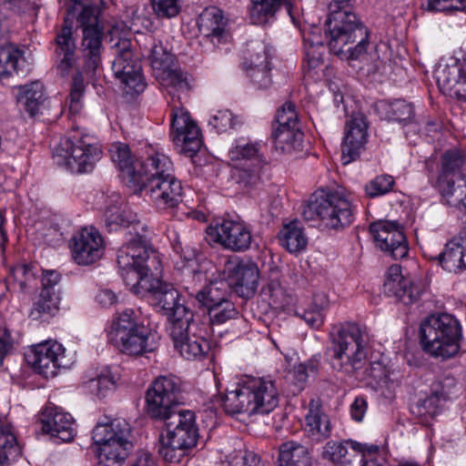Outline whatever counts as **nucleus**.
I'll return each instance as SVG.
<instances>
[{"instance_id": "1a4fd4ad", "label": "nucleus", "mask_w": 466, "mask_h": 466, "mask_svg": "<svg viewBox=\"0 0 466 466\" xmlns=\"http://www.w3.org/2000/svg\"><path fill=\"white\" fill-rule=\"evenodd\" d=\"M92 439L100 466H122L134 449L131 427L122 419L97 422Z\"/></svg>"}, {"instance_id": "6e6552de", "label": "nucleus", "mask_w": 466, "mask_h": 466, "mask_svg": "<svg viewBox=\"0 0 466 466\" xmlns=\"http://www.w3.org/2000/svg\"><path fill=\"white\" fill-rule=\"evenodd\" d=\"M161 421L165 429L159 436L157 451L166 461L179 462L199 437L195 413L182 409Z\"/></svg>"}, {"instance_id": "c85d7f7f", "label": "nucleus", "mask_w": 466, "mask_h": 466, "mask_svg": "<svg viewBox=\"0 0 466 466\" xmlns=\"http://www.w3.org/2000/svg\"><path fill=\"white\" fill-rule=\"evenodd\" d=\"M105 225L109 231L117 230L120 228H127L133 226L136 228L137 238L128 242L121 248L128 246L133 242H139L140 238L145 239L144 245L147 247V238L145 236L137 232V228L140 226L142 230H146L145 225H140L137 215L132 212L127 206H107L104 212Z\"/></svg>"}, {"instance_id": "5fc2aeb1", "label": "nucleus", "mask_w": 466, "mask_h": 466, "mask_svg": "<svg viewBox=\"0 0 466 466\" xmlns=\"http://www.w3.org/2000/svg\"><path fill=\"white\" fill-rule=\"evenodd\" d=\"M421 6L430 12L466 11V0H422Z\"/></svg>"}, {"instance_id": "c03bdc74", "label": "nucleus", "mask_w": 466, "mask_h": 466, "mask_svg": "<svg viewBox=\"0 0 466 466\" xmlns=\"http://www.w3.org/2000/svg\"><path fill=\"white\" fill-rule=\"evenodd\" d=\"M351 204V193L340 186L335 187H321L316 190L308 200L307 204Z\"/></svg>"}, {"instance_id": "cd10ccee", "label": "nucleus", "mask_w": 466, "mask_h": 466, "mask_svg": "<svg viewBox=\"0 0 466 466\" xmlns=\"http://www.w3.org/2000/svg\"><path fill=\"white\" fill-rule=\"evenodd\" d=\"M226 25L227 19L222 10L216 6L205 8L198 19V31L203 40L210 42L214 46L226 39Z\"/></svg>"}, {"instance_id": "69168bd1", "label": "nucleus", "mask_w": 466, "mask_h": 466, "mask_svg": "<svg viewBox=\"0 0 466 466\" xmlns=\"http://www.w3.org/2000/svg\"><path fill=\"white\" fill-rule=\"evenodd\" d=\"M347 452L348 450L343 444L329 441L324 447L322 458L337 464L339 461L343 460V457L346 456Z\"/></svg>"}, {"instance_id": "bf43d9fd", "label": "nucleus", "mask_w": 466, "mask_h": 466, "mask_svg": "<svg viewBox=\"0 0 466 466\" xmlns=\"http://www.w3.org/2000/svg\"><path fill=\"white\" fill-rule=\"evenodd\" d=\"M262 166H252L251 168H237L234 172V178L237 183L244 187H252L260 180V170Z\"/></svg>"}, {"instance_id": "f03ea898", "label": "nucleus", "mask_w": 466, "mask_h": 466, "mask_svg": "<svg viewBox=\"0 0 466 466\" xmlns=\"http://www.w3.org/2000/svg\"><path fill=\"white\" fill-rule=\"evenodd\" d=\"M75 5L83 6L77 21L83 29L82 55L84 66L82 71L77 70L72 79L69 94V109L77 114L82 108V99L85 93L83 72L86 75H95L101 64L102 40L104 28L99 23L98 9L88 5L90 0H70Z\"/></svg>"}, {"instance_id": "4468645a", "label": "nucleus", "mask_w": 466, "mask_h": 466, "mask_svg": "<svg viewBox=\"0 0 466 466\" xmlns=\"http://www.w3.org/2000/svg\"><path fill=\"white\" fill-rule=\"evenodd\" d=\"M276 123L278 126L273 127L271 133L276 150L285 154L298 150L303 134L299 129L295 105L290 102L285 103L277 113Z\"/></svg>"}, {"instance_id": "39448f33", "label": "nucleus", "mask_w": 466, "mask_h": 466, "mask_svg": "<svg viewBox=\"0 0 466 466\" xmlns=\"http://www.w3.org/2000/svg\"><path fill=\"white\" fill-rule=\"evenodd\" d=\"M144 167L143 178L137 183L134 194L144 198L145 201H164L166 204H179L183 201V188L180 181L173 175V166L169 157L164 154L156 153L147 158Z\"/></svg>"}, {"instance_id": "393cba45", "label": "nucleus", "mask_w": 466, "mask_h": 466, "mask_svg": "<svg viewBox=\"0 0 466 466\" xmlns=\"http://www.w3.org/2000/svg\"><path fill=\"white\" fill-rule=\"evenodd\" d=\"M367 128L366 116L361 113L352 115L347 123L346 135L342 144V159L345 165L359 157L360 149L367 143Z\"/></svg>"}, {"instance_id": "864d4df0", "label": "nucleus", "mask_w": 466, "mask_h": 466, "mask_svg": "<svg viewBox=\"0 0 466 466\" xmlns=\"http://www.w3.org/2000/svg\"><path fill=\"white\" fill-rule=\"evenodd\" d=\"M260 294L272 307H282L288 302L284 290L278 280H270L265 284Z\"/></svg>"}, {"instance_id": "dca6fc26", "label": "nucleus", "mask_w": 466, "mask_h": 466, "mask_svg": "<svg viewBox=\"0 0 466 466\" xmlns=\"http://www.w3.org/2000/svg\"><path fill=\"white\" fill-rule=\"evenodd\" d=\"M440 90L450 96L466 102V57L462 60L449 58L435 70Z\"/></svg>"}, {"instance_id": "72a5a7b5", "label": "nucleus", "mask_w": 466, "mask_h": 466, "mask_svg": "<svg viewBox=\"0 0 466 466\" xmlns=\"http://www.w3.org/2000/svg\"><path fill=\"white\" fill-rule=\"evenodd\" d=\"M280 245L289 253L298 254L308 245V238L300 223L295 219L284 224L279 233Z\"/></svg>"}, {"instance_id": "f3484780", "label": "nucleus", "mask_w": 466, "mask_h": 466, "mask_svg": "<svg viewBox=\"0 0 466 466\" xmlns=\"http://www.w3.org/2000/svg\"><path fill=\"white\" fill-rule=\"evenodd\" d=\"M71 254L80 266H88L99 260L104 252L103 238L95 228H82L72 238Z\"/></svg>"}, {"instance_id": "5701e85b", "label": "nucleus", "mask_w": 466, "mask_h": 466, "mask_svg": "<svg viewBox=\"0 0 466 466\" xmlns=\"http://www.w3.org/2000/svg\"><path fill=\"white\" fill-rule=\"evenodd\" d=\"M383 291L387 296L394 297L405 305H410L420 299L423 289L412 279L402 276L400 266L394 264L387 270Z\"/></svg>"}, {"instance_id": "0e129e2a", "label": "nucleus", "mask_w": 466, "mask_h": 466, "mask_svg": "<svg viewBox=\"0 0 466 466\" xmlns=\"http://www.w3.org/2000/svg\"><path fill=\"white\" fill-rule=\"evenodd\" d=\"M184 275L185 289L196 297V293L198 291L197 288L201 287L207 280L206 273L198 268H188Z\"/></svg>"}, {"instance_id": "7c9ffc66", "label": "nucleus", "mask_w": 466, "mask_h": 466, "mask_svg": "<svg viewBox=\"0 0 466 466\" xmlns=\"http://www.w3.org/2000/svg\"><path fill=\"white\" fill-rule=\"evenodd\" d=\"M29 71V64L24 51L7 41L0 44V80L8 78L14 73L19 75Z\"/></svg>"}, {"instance_id": "e2e57ef3", "label": "nucleus", "mask_w": 466, "mask_h": 466, "mask_svg": "<svg viewBox=\"0 0 466 466\" xmlns=\"http://www.w3.org/2000/svg\"><path fill=\"white\" fill-rule=\"evenodd\" d=\"M270 66L266 64L260 67L246 68L248 77L258 88L267 89L271 85Z\"/></svg>"}, {"instance_id": "7ed1b4c3", "label": "nucleus", "mask_w": 466, "mask_h": 466, "mask_svg": "<svg viewBox=\"0 0 466 466\" xmlns=\"http://www.w3.org/2000/svg\"><path fill=\"white\" fill-rule=\"evenodd\" d=\"M325 35L330 52L343 60H357L370 45L369 32L356 14L342 6L328 5Z\"/></svg>"}, {"instance_id": "8fccbe9b", "label": "nucleus", "mask_w": 466, "mask_h": 466, "mask_svg": "<svg viewBox=\"0 0 466 466\" xmlns=\"http://www.w3.org/2000/svg\"><path fill=\"white\" fill-rule=\"evenodd\" d=\"M149 58L151 66L157 73L168 69L174 62L173 55L167 47L163 46L161 41H156L155 39L150 47Z\"/></svg>"}, {"instance_id": "a878e982", "label": "nucleus", "mask_w": 466, "mask_h": 466, "mask_svg": "<svg viewBox=\"0 0 466 466\" xmlns=\"http://www.w3.org/2000/svg\"><path fill=\"white\" fill-rule=\"evenodd\" d=\"M55 52L57 59V74L66 77L76 63L73 22L68 19H65L63 26L56 34Z\"/></svg>"}, {"instance_id": "e433bc0d", "label": "nucleus", "mask_w": 466, "mask_h": 466, "mask_svg": "<svg viewBox=\"0 0 466 466\" xmlns=\"http://www.w3.org/2000/svg\"><path fill=\"white\" fill-rule=\"evenodd\" d=\"M376 110L382 118L400 123L410 122L414 116L412 104L402 99L380 101L376 105Z\"/></svg>"}, {"instance_id": "412c9836", "label": "nucleus", "mask_w": 466, "mask_h": 466, "mask_svg": "<svg viewBox=\"0 0 466 466\" xmlns=\"http://www.w3.org/2000/svg\"><path fill=\"white\" fill-rule=\"evenodd\" d=\"M301 214L310 226L319 228L338 229L351 223L350 208L339 206H302Z\"/></svg>"}, {"instance_id": "a18cd8bd", "label": "nucleus", "mask_w": 466, "mask_h": 466, "mask_svg": "<svg viewBox=\"0 0 466 466\" xmlns=\"http://www.w3.org/2000/svg\"><path fill=\"white\" fill-rule=\"evenodd\" d=\"M228 156L232 161L250 160L252 166H263L265 160L259 154V145L258 143H245L243 140H238L233 146Z\"/></svg>"}, {"instance_id": "ea45409f", "label": "nucleus", "mask_w": 466, "mask_h": 466, "mask_svg": "<svg viewBox=\"0 0 466 466\" xmlns=\"http://www.w3.org/2000/svg\"><path fill=\"white\" fill-rule=\"evenodd\" d=\"M18 101L24 105L31 116L37 115L45 101L44 86L39 81L21 86L19 87Z\"/></svg>"}, {"instance_id": "aec40b11", "label": "nucleus", "mask_w": 466, "mask_h": 466, "mask_svg": "<svg viewBox=\"0 0 466 466\" xmlns=\"http://www.w3.org/2000/svg\"><path fill=\"white\" fill-rule=\"evenodd\" d=\"M208 234L214 238V241L235 252L248 249L252 239L251 232L245 224L231 219H224L216 227H209Z\"/></svg>"}, {"instance_id": "2f4dec72", "label": "nucleus", "mask_w": 466, "mask_h": 466, "mask_svg": "<svg viewBox=\"0 0 466 466\" xmlns=\"http://www.w3.org/2000/svg\"><path fill=\"white\" fill-rule=\"evenodd\" d=\"M250 19L254 25H265L274 17L281 6H285L287 13L295 24L293 7L290 0H250Z\"/></svg>"}, {"instance_id": "4c0bfd02", "label": "nucleus", "mask_w": 466, "mask_h": 466, "mask_svg": "<svg viewBox=\"0 0 466 466\" xmlns=\"http://www.w3.org/2000/svg\"><path fill=\"white\" fill-rule=\"evenodd\" d=\"M441 266L451 273H459L466 269V250L452 239L445 245L444 250L439 255Z\"/></svg>"}, {"instance_id": "58836bf2", "label": "nucleus", "mask_w": 466, "mask_h": 466, "mask_svg": "<svg viewBox=\"0 0 466 466\" xmlns=\"http://www.w3.org/2000/svg\"><path fill=\"white\" fill-rule=\"evenodd\" d=\"M306 421L310 433L317 436L318 440L327 439L330 436L331 424L329 418L322 411L319 404L313 400L309 402Z\"/></svg>"}, {"instance_id": "3c124183", "label": "nucleus", "mask_w": 466, "mask_h": 466, "mask_svg": "<svg viewBox=\"0 0 466 466\" xmlns=\"http://www.w3.org/2000/svg\"><path fill=\"white\" fill-rule=\"evenodd\" d=\"M208 310L209 323L214 325H222L230 319H235L238 316V310L236 309L231 299L212 307Z\"/></svg>"}, {"instance_id": "bb28decb", "label": "nucleus", "mask_w": 466, "mask_h": 466, "mask_svg": "<svg viewBox=\"0 0 466 466\" xmlns=\"http://www.w3.org/2000/svg\"><path fill=\"white\" fill-rule=\"evenodd\" d=\"M109 154L112 161L124 173L127 186L130 189H136L137 183H141L143 178L144 167L146 160L134 161L131 156L128 145L121 142L113 143L109 148Z\"/></svg>"}, {"instance_id": "6e6d98bb", "label": "nucleus", "mask_w": 466, "mask_h": 466, "mask_svg": "<svg viewBox=\"0 0 466 466\" xmlns=\"http://www.w3.org/2000/svg\"><path fill=\"white\" fill-rule=\"evenodd\" d=\"M456 386L455 379L450 375H443L437 378L431 385V392L443 402L454 393Z\"/></svg>"}, {"instance_id": "9b49d317", "label": "nucleus", "mask_w": 466, "mask_h": 466, "mask_svg": "<svg viewBox=\"0 0 466 466\" xmlns=\"http://www.w3.org/2000/svg\"><path fill=\"white\" fill-rule=\"evenodd\" d=\"M102 154L100 147L87 135H74L62 139L54 151V159L59 166L72 172L87 173Z\"/></svg>"}, {"instance_id": "f257e3e1", "label": "nucleus", "mask_w": 466, "mask_h": 466, "mask_svg": "<svg viewBox=\"0 0 466 466\" xmlns=\"http://www.w3.org/2000/svg\"><path fill=\"white\" fill-rule=\"evenodd\" d=\"M144 242L141 237L139 242L119 248L116 263L123 280L134 293L147 296L156 311L167 318L170 326L192 319L193 311L181 302L173 284L149 276L152 270H159L160 261L157 253L146 248Z\"/></svg>"}, {"instance_id": "4d7b16f0", "label": "nucleus", "mask_w": 466, "mask_h": 466, "mask_svg": "<svg viewBox=\"0 0 466 466\" xmlns=\"http://www.w3.org/2000/svg\"><path fill=\"white\" fill-rule=\"evenodd\" d=\"M155 15L161 19L177 16L181 9L179 0H150Z\"/></svg>"}, {"instance_id": "473e14b6", "label": "nucleus", "mask_w": 466, "mask_h": 466, "mask_svg": "<svg viewBox=\"0 0 466 466\" xmlns=\"http://www.w3.org/2000/svg\"><path fill=\"white\" fill-rule=\"evenodd\" d=\"M114 75L119 80L123 93L132 97L142 93L147 86L138 58L127 65L122 73Z\"/></svg>"}, {"instance_id": "0eeeda50", "label": "nucleus", "mask_w": 466, "mask_h": 466, "mask_svg": "<svg viewBox=\"0 0 466 466\" xmlns=\"http://www.w3.org/2000/svg\"><path fill=\"white\" fill-rule=\"evenodd\" d=\"M461 339V323L451 314H431L420 323V345L432 357L447 360L455 356Z\"/></svg>"}, {"instance_id": "79ce46f5", "label": "nucleus", "mask_w": 466, "mask_h": 466, "mask_svg": "<svg viewBox=\"0 0 466 466\" xmlns=\"http://www.w3.org/2000/svg\"><path fill=\"white\" fill-rule=\"evenodd\" d=\"M59 298L51 288H43L36 300L33 304L30 317L39 319L44 316H54L58 311Z\"/></svg>"}, {"instance_id": "ddd939ff", "label": "nucleus", "mask_w": 466, "mask_h": 466, "mask_svg": "<svg viewBox=\"0 0 466 466\" xmlns=\"http://www.w3.org/2000/svg\"><path fill=\"white\" fill-rule=\"evenodd\" d=\"M170 336L175 348L187 360L201 359L210 350L207 339L208 331L198 328L194 317L192 319L170 326Z\"/></svg>"}, {"instance_id": "4be33fe9", "label": "nucleus", "mask_w": 466, "mask_h": 466, "mask_svg": "<svg viewBox=\"0 0 466 466\" xmlns=\"http://www.w3.org/2000/svg\"><path fill=\"white\" fill-rule=\"evenodd\" d=\"M64 351L61 344L46 341L32 347L25 358L35 371L46 378H53L62 366Z\"/></svg>"}, {"instance_id": "9d476101", "label": "nucleus", "mask_w": 466, "mask_h": 466, "mask_svg": "<svg viewBox=\"0 0 466 466\" xmlns=\"http://www.w3.org/2000/svg\"><path fill=\"white\" fill-rule=\"evenodd\" d=\"M107 337L115 348L128 356H141L157 348L150 328L137 321L133 309H126L113 320Z\"/></svg>"}, {"instance_id": "20e7f679", "label": "nucleus", "mask_w": 466, "mask_h": 466, "mask_svg": "<svg viewBox=\"0 0 466 466\" xmlns=\"http://www.w3.org/2000/svg\"><path fill=\"white\" fill-rule=\"evenodd\" d=\"M279 392L276 381L249 377L241 380L236 390L221 398L224 411L230 415L268 414L279 405Z\"/></svg>"}, {"instance_id": "49530a36", "label": "nucleus", "mask_w": 466, "mask_h": 466, "mask_svg": "<svg viewBox=\"0 0 466 466\" xmlns=\"http://www.w3.org/2000/svg\"><path fill=\"white\" fill-rule=\"evenodd\" d=\"M115 58L112 63V70L114 74H120L124 71L127 65H130L137 57H135L131 41L127 38H118L113 44Z\"/></svg>"}, {"instance_id": "f704fd0d", "label": "nucleus", "mask_w": 466, "mask_h": 466, "mask_svg": "<svg viewBox=\"0 0 466 466\" xmlns=\"http://www.w3.org/2000/svg\"><path fill=\"white\" fill-rule=\"evenodd\" d=\"M279 466H312L308 447L295 441L283 442L279 449Z\"/></svg>"}, {"instance_id": "f8f14e48", "label": "nucleus", "mask_w": 466, "mask_h": 466, "mask_svg": "<svg viewBox=\"0 0 466 466\" xmlns=\"http://www.w3.org/2000/svg\"><path fill=\"white\" fill-rule=\"evenodd\" d=\"M145 411L148 417L162 420L179 411L183 402L182 385L179 378L174 375L158 376L146 391Z\"/></svg>"}, {"instance_id": "338daca9", "label": "nucleus", "mask_w": 466, "mask_h": 466, "mask_svg": "<svg viewBox=\"0 0 466 466\" xmlns=\"http://www.w3.org/2000/svg\"><path fill=\"white\" fill-rule=\"evenodd\" d=\"M33 266L18 265L13 269V276L20 289H25L31 280L35 279Z\"/></svg>"}, {"instance_id": "a19ab883", "label": "nucleus", "mask_w": 466, "mask_h": 466, "mask_svg": "<svg viewBox=\"0 0 466 466\" xmlns=\"http://www.w3.org/2000/svg\"><path fill=\"white\" fill-rule=\"evenodd\" d=\"M21 454V449L13 432L12 425L2 423L0 426V465L7 466Z\"/></svg>"}, {"instance_id": "423d86ee", "label": "nucleus", "mask_w": 466, "mask_h": 466, "mask_svg": "<svg viewBox=\"0 0 466 466\" xmlns=\"http://www.w3.org/2000/svg\"><path fill=\"white\" fill-rule=\"evenodd\" d=\"M330 335L333 367L348 374L365 363L371 343L370 329L365 325L346 322L335 327Z\"/></svg>"}, {"instance_id": "09e8293b", "label": "nucleus", "mask_w": 466, "mask_h": 466, "mask_svg": "<svg viewBox=\"0 0 466 466\" xmlns=\"http://www.w3.org/2000/svg\"><path fill=\"white\" fill-rule=\"evenodd\" d=\"M319 367V361L316 357L294 366L292 371L289 372V376L298 391L304 388L310 375L317 373Z\"/></svg>"}, {"instance_id": "a211bd4d", "label": "nucleus", "mask_w": 466, "mask_h": 466, "mask_svg": "<svg viewBox=\"0 0 466 466\" xmlns=\"http://www.w3.org/2000/svg\"><path fill=\"white\" fill-rule=\"evenodd\" d=\"M228 284L242 298L252 297L258 288L259 271L256 263L235 257L226 264Z\"/></svg>"}, {"instance_id": "6ab92c4d", "label": "nucleus", "mask_w": 466, "mask_h": 466, "mask_svg": "<svg viewBox=\"0 0 466 466\" xmlns=\"http://www.w3.org/2000/svg\"><path fill=\"white\" fill-rule=\"evenodd\" d=\"M170 137L177 146H181L182 150L190 155L201 147L199 128L183 108H172Z\"/></svg>"}, {"instance_id": "de8ad7c7", "label": "nucleus", "mask_w": 466, "mask_h": 466, "mask_svg": "<svg viewBox=\"0 0 466 466\" xmlns=\"http://www.w3.org/2000/svg\"><path fill=\"white\" fill-rule=\"evenodd\" d=\"M118 377L109 370L105 369L95 378L86 382V387L91 393L102 399L106 397L116 389Z\"/></svg>"}, {"instance_id": "052dcab7", "label": "nucleus", "mask_w": 466, "mask_h": 466, "mask_svg": "<svg viewBox=\"0 0 466 466\" xmlns=\"http://www.w3.org/2000/svg\"><path fill=\"white\" fill-rule=\"evenodd\" d=\"M394 185V179L390 175L376 177L366 185L365 190L369 197L374 198L389 192Z\"/></svg>"}, {"instance_id": "b1692460", "label": "nucleus", "mask_w": 466, "mask_h": 466, "mask_svg": "<svg viewBox=\"0 0 466 466\" xmlns=\"http://www.w3.org/2000/svg\"><path fill=\"white\" fill-rule=\"evenodd\" d=\"M42 431L51 437L68 442L76 435L75 420L57 407L47 406L41 416Z\"/></svg>"}, {"instance_id": "680f3d73", "label": "nucleus", "mask_w": 466, "mask_h": 466, "mask_svg": "<svg viewBox=\"0 0 466 466\" xmlns=\"http://www.w3.org/2000/svg\"><path fill=\"white\" fill-rule=\"evenodd\" d=\"M208 125L216 130L217 133L226 132L236 126L233 114L229 110H218L208 120Z\"/></svg>"}, {"instance_id": "c756f323", "label": "nucleus", "mask_w": 466, "mask_h": 466, "mask_svg": "<svg viewBox=\"0 0 466 466\" xmlns=\"http://www.w3.org/2000/svg\"><path fill=\"white\" fill-rule=\"evenodd\" d=\"M360 380H364L372 388H390L396 382V371L388 369L382 362L374 361L361 364L360 367L348 373Z\"/></svg>"}, {"instance_id": "2eb2a0df", "label": "nucleus", "mask_w": 466, "mask_h": 466, "mask_svg": "<svg viewBox=\"0 0 466 466\" xmlns=\"http://www.w3.org/2000/svg\"><path fill=\"white\" fill-rule=\"evenodd\" d=\"M370 232L376 248L393 259H400L408 255L409 247L403 228L396 221H375L370 225Z\"/></svg>"}, {"instance_id": "774afa93", "label": "nucleus", "mask_w": 466, "mask_h": 466, "mask_svg": "<svg viewBox=\"0 0 466 466\" xmlns=\"http://www.w3.org/2000/svg\"><path fill=\"white\" fill-rule=\"evenodd\" d=\"M230 466H264L260 458L253 451L238 452L229 461Z\"/></svg>"}, {"instance_id": "37998d69", "label": "nucleus", "mask_w": 466, "mask_h": 466, "mask_svg": "<svg viewBox=\"0 0 466 466\" xmlns=\"http://www.w3.org/2000/svg\"><path fill=\"white\" fill-rule=\"evenodd\" d=\"M157 76L161 77L165 85L171 88V90H168V93L172 96L173 99L175 96H177V99L180 100V93L187 94L190 89L187 75L178 68H172L170 66L168 69L157 73Z\"/></svg>"}, {"instance_id": "c9c22d12", "label": "nucleus", "mask_w": 466, "mask_h": 466, "mask_svg": "<svg viewBox=\"0 0 466 466\" xmlns=\"http://www.w3.org/2000/svg\"><path fill=\"white\" fill-rule=\"evenodd\" d=\"M228 281L211 282L196 293V299L207 309L230 299L231 289Z\"/></svg>"}, {"instance_id": "603ef678", "label": "nucleus", "mask_w": 466, "mask_h": 466, "mask_svg": "<svg viewBox=\"0 0 466 466\" xmlns=\"http://www.w3.org/2000/svg\"><path fill=\"white\" fill-rule=\"evenodd\" d=\"M248 50L250 54L249 57L244 62L245 69L260 67L265 64L270 66L269 49L264 43H253Z\"/></svg>"}, {"instance_id": "13d9d810", "label": "nucleus", "mask_w": 466, "mask_h": 466, "mask_svg": "<svg viewBox=\"0 0 466 466\" xmlns=\"http://www.w3.org/2000/svg\"><path fill=\"white\" fill-rule=\"evenodd\" d=\"M304 62L309 70L319 67L324 62V45L303 44Z\"/></svg>"}]
</instances>
